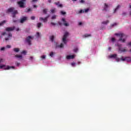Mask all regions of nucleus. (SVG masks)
<instances>
[{
	"instance_id": "1",
	"label": "nucleus",
	"mask_w": 131,
	"mask_h": 131,
	"mask_svg": "<svg viewBox=\"0 0 131 131\" xmlns=\"http://www.w3.org/2000/svg\"><path fill=\"white\" fill-rule=\"evenodd\" d=\"M9 13H11L13 18H16V15L18 14V10H16L14 7H11L6 11L7 14Z\"/></svg>"
},
{
	"instance_id": "2",
	"label": "nucleus",
	"mask_w": 131,
	"mask_h": 131,
	"mask_svg": "<svg viewBox=\"0 0 131 131\" xmlns=\"http://www.w3.org/2000/svg\"><path fill=\"white\" fill-rule=\"evenodd\" d=\"M115 35L119 36L120 38L119 41H121L122 42H125V39H126V37H127V36L124 33H116L115 34Z\"/></svg>"
},
{
	"instance_id": "3",
	"label": "nucleus",
	"mask_w": 131,
	"mask_h": 131,
	"mask_svg": "<svg viewBox=\"0 0 131 131\" xmlns=\"http://www.w3.org/2000/svg\"><path fill=\"white\" fill-rule=\"evenodd\" d=\"M26 0H21L20 1L17 2V4L18 5L19 8H21L24 9L25 8V6L26 5Z\"/></svg>"
},
{
	"instance_id": "4",
	"label": "nucleus",
	"mask_w": 131,
	"mask_h": 131,
	"mask_svg": "<svg viewBox=\"0 0 131 131\" xmlns=\"http://www.w3.org/2000/svg\"><path fill=\"white\" fill-rule=\"evenodd\" d=\"M2 68H4V69H5V70H9V69H11L12 68L14 69V68H15V67L14 66L10 67L9 66H6V65L3 64L0 66V69H2Z\"/></svg>"
},
{
	"instance_id": "5",
	"label": "nucleus",
	"mask_w": 131,
	"mask_h": 131,
	"mask_svg": "<svg viewBox=\"0 0 131 131\" xmlns=\"http://www.w3.org/2000/svg\"><path fill=\"white\" fill-rule=\"evenodd\" d=\"M32 39H33V37L31 36H28L26 38V41L27 42V43H28L29 46H31V40H32Z\"/></svg>"
},
{
	"instance_id": "6",
	"label": "nucleus",
	"mask_w": 131,
	"mask_h": 131,
	"mask_svg": "<svg viewBox=\"0 0 131 131\" xmlns=\"http://www.w3.org/2000/svg\"><path fill=\"white\" fill-rule=\"evenodd\" d=\"M117 46L119 48V51L121 52V53H125L127 51V49H126V47H124V48H122L121 47V45L118 44Z\"/></svg>"
},
{
	"instance_id": "7",
	"label": "nucleus",
	"mask_w": 131,
	"mask_h": 131,
	"mask_svg": "<svg viewBox=\"0 0 131 131\" xmlns=\"http://www.w3.org/2000/svg\"><path fill=\"white\" fill-rule=\"evenodd\" d=\"M69 35V33L66 32L63 35V37L62 38V41L64 43V45H66L67 43V38L68 37V36Z\"/></svg>"
},
{
	"instance_id": "8",
	"label": "nucleus",
	"mask_w": 131,
	"mask_h": 131,
	"mask_svg": "<svg viewBox=\"0 0 131 131\" xmlns=\"http://www.w3.org/2000/svg\"><path fill=\"white\" fill-rule=\"evenodd\" d=\"M25 21H27V17L23 16V17L20 18L19 22L21 23V24H23Z\"/></svg>"
},
{
	"instance_id": "9",
	"label": "nucleus",
	"mask_w": 131,
	"mask_h": 131,
	"mask_svg": "<svg viewBox=\"0 0 131 131\" xmlns=\"http://www.w3.org/2000/svg\"><path fill=\"white\" fill-rule=\"evenodd\" d=\"M15 27H7L6 29V30L8 32H10V31H13L14 30H15Z\"/></svg>"
},
{
	"instance_id": "10",
	"label": "nucleus",
	"mask_w": 131,
	"mask_h": 131,
	"mask_svg": "<svg viewBox=\"0 0 131 131\" xmlns=\"http://www.w3.org/2000/svg\"><path fill=\"white\" fill-rule=\"evenodd\" d=\"M61 21H62V22H63V25L64 26H66V27H67L69 26V24L67 23L66 20L65 19V18H62L61 19Z\"/></svg>"
},
{
	"instance_id": "11",
	"label": "nucleus",
	"mask_w": 131,
	"mask_h": 131,
	"mask_svg": "<svg viewBox=\"0 0 131 131\" xmlns=\"http://www.w3.org/2000/svg\"><path fill=\"white\" fill-rule=\"evenodd\" d=\"M128 59H129L128 57H124L123 58V56L121 57V61H127V62H129L130 60H128Z\"/></svg>"
},
{
	"instance_id": "12",
	"label": "nucleus",
	"mask_w": 131,
	"mask_h": 131,
	"mask_svg": "<svg viewBox=\"0 0 131 131\" xmlns=\"http://www.w3.org/2000/svg\"><path fill=\"white\" fill-rule=\"evenodd\" d=\"M74 57H75V55H68L67 56V60H70V59H74Z\"/></svg>"
},
{
	"instance_id": "13",
	"label": "nucleus",
	"mask_w": 131,
	"mask_h": 131,
	"mask_svg": "<svg viewBox=\"0 0 131 131\" xmlns=\"http://www.w3.org/2000/svg\"><path fill=\"white\" fill-rule=\"evenodd\" d=\"M54 4L57 6L58 8H63V5L60 4V2H55Z\"/></svg>"
},
{
	"instance_id": "14",
	"label": "nucleus",
	"mask_w": 131,
	"mask_h": 131,
	"mask_svg": "<svg viewBox=\"0 0 131 131\" xmlns=\"http://www.w3.org/2000/svg\"><path fill=\"white\" fill-rule=\"evenodd\" d=\"M39 20H40V21H43L44 23H46V22L48 21V20L46 19V17H45L44 18L42 17H39Z\"/></svg>"
},
{
	"instance_id": "15",
	"label": "nucleus",
	"mask_w": 131,
	"mask_h": 131,
	"mask_svg": "<svg viewBox=\"0 0 131 131\" xmlns=\"http://www.w3.org/2000/svg\"><path fill=\"white\" fill-rule=\"evenodd\" d=\"M56 49H57V48H64V45L63 44V43H61L60 45H58L56 46Z\"/></svg>"
},
{
	"instance_id": "16",
	"label": "nucleus",
	"mask_w": 131,
	"mask_h": 131,
	"mask_svg": "<svg viewBox=\"0 0 131 131\" xmlns=\"http://www.w3.org/2000/svg\"><path fill=\"white\" fill-rule=\"evenodd\" d=\"M108 5H107V4L105 3L103 10L107 11V9H108Z\"/></svg>"
},
{
	"instance_id": "17",
	"label": "nucleus",
	"mask_w": 131,
	"mask_h": 131,
	"mask_svg": "<svg viewBox=\"0 0 131 131\" xmlns=\"http://www.w3.org/2000/svg\"><path fill=\"white\" fill-rule=\"evenodd\" d=\"M15 58H18V59H22V58H23L22 55H18V54L15 55Z\"/></svg>"
},
{
	"instance_id": "18",
	"label": "nucleus",
	"mask_w": 131,
	"mask_h": 131,
	"mask_svg": "<svg viewBox=\"0 0 131 131\" xmlns=\"http://www.w3.org/2000/svg\"><path fill=\"white\" fill-rule=\"evenodd\" d=\"M50 40H51V41L52 42H54V39L55 38V37L54 36V35L50 36Z\"/></svg>"
},
{
	"instance_id": "19",
	"label": "nucleus",
	"mask_w": 131,
	"mask_h": 131,
	"mask_svg": "<svg viewBox=\"0 0 131 131\" xmlns=\"http://www.w3.org/2000/svg\"><path fill=\"white\" fill-rule=\"evenodd\" d=\"M13 51L15 53H18L19 52V51H20V49H19V48H14Z\"/></svg>"
},
{
	"instance_id": "20",
	"label": "nucleus",
	"mask_w": 131,
	"mask_h": 131,
	"mask_svg": "<svg viewBox=\"0 0 131 131\" xmlns=\"http://www.w3.org/2000/svg\"><path fill=\"white\" fill-rule=\"evenodd\" d=\"M41 26H43V25L41 23H38L37 24V27H38V28H40V27H41Z\"/></svg>"
},
{
	"instance_id": "21",
	"label": "nucleus",
	"mask_w": 131,
	"mask_h": 131,
	"mask_svg": "<svg viewBox=\"0 0 131 131\" xmlns=\"http://www.w3.org/2000/svg\"><path fill=\"white\" fill-rule=\"evenodd\" d=\"M116 57H117V54H113L110 56V58H116Z\"/></svg>"
},
{
	"instance_id": "22",
	"label": "nucleus",
	"mask_w": 131,
	"mask_h": 131,
	"mask_svg": "<svg viewBox=\"0 0 131 131\" xmlns=\"http://www.w3.org/2000/svg\"><path fill=\"white\" fill-rule=\"evenodd\" d=\"M119 8H120V5H118L114 10V13H116Z\"/></svg>"
},
{
	"instance_id": "23",
	"label": "nucleus",
	"mask_w": 131,
	"mask_h": 131,
	"mask_svg": "<svg viewBox=\"0 0 131 131\" xmlns=\"http://www.w3.org/2000/svg\"><path fill=\"white\" fill-rule=\"evenodd\" d=\"M43 13L45 15L47 14V13H48V9H43Z\"/></svg>"
},
{
	"instance_id": "24",
	"label": "nucleus",
	"mask_w": 131,
	"mask_h": 131,
	"mask_svg": "<svg viewBox=\"0 0 131 131\" xmlns=\"http://www.w3.org/2000/svg\"><path fill=\"white\" fill-rule=\"evenodd\" d=\"M108 23H109V20H106L105 21H103L102 23V24H104L105 25H107V24H108Z\"/></svg>"
},
{
	"instance_id": "25",
	"label": "nucleus",
	"mask_w": 131,
	"mask_h": 131,
	"mask_svg": "<svg viewBox=\"0 0 131 131\" xmlns=\"http://www.w3.org/2000/svg\"><path fill=\"white\" fill-rule=\"evenodd\" d=\"M6 23V20H3L2 22L0 23V26H3Z\"/></svg>"
},
{
	"instance_id": "26",
	"label": "nucleus",
	"mask_w": 131,
	"mask_h": 131,
	"mask_svg": "<svg viewBox=\"0 0 131 131\" xmlns=\"http://www.w3.org/2000/svg\"><path fill=\"white\" fill-rule=\"evenodd\" d=\"M50 11H51V13L54 14V13H55V12H56V9L54 8L53 9H51Z\"/></svg>"
},
{
	"instance_id": "27",
	"label": "nucleus",
	"mask_w": 131,
	"mask_h": 131,
	"mask_svg": "<svg viewBox=\"0 0 131 131\" xmlns=\"http://www.w3.org/2000/svg\"><path fill=\"white\" fill-rule=\"evenodd\" d=\"M117 25V23H114L113 24H112V25H111V27H114V26H116Z\"/></svg>"
},
{
	"instance_id": "28",
	"label": "nucleus",
	"mask_w": 131,
	"mask_h": 131,
	"mask_svg": "<svg viewBox=\"0 0 131 131\" xmlns=\"http://www.w3.org/2000/svg\"><path fill=\"white\" fill-rule=\"evenodd\" d=\"M61 15H66V12H64L63 11H60Z\"/></svg>"
},
{
	"instance_id": "29",
	"label": "nucleus",
	"mask_w": 131,
	"mask_h": 131,
	"mask_svg": "<svg viewBox=\"0 0 131 131\" xmlns=\"http://www.w3.org/2000/svg\"><path fill=\"white\" fill-rule=\"evenodd\" d=\"M73 51H74V53H77V51H78V48H75V49H74Z\"/></svg>"
},
{
	"instance_id": "30",
	"label": "nucleus",
	"mask_w": 131,
	"mask_h": 131,
	"mask_svg": "<svg viewBox=\"0 0 131 131\" xmlns=\"http://www.w3.org/2000/svg\"><path fill=\"white\" fill-rule=\"evenodd\" d=\"M56 18H57V15H53L52 16L51 19L54 20V19H56Z\"/></svg>"
},
{
	"instance_id": "31",
	"label": "nucleus",
	"mask_w": 131,
	"mask_h": 131,
	"mask_svg": "<svg viewBox=\"0 0 131 131\" xmlns=\"http://www.w3.org/2000/svg\"><path fill=\"white\" fill-rule=\"evenodd\" d=\"M84 37H89V36H91V34H85L84 35Z\"/></svg>"
},
{
	"instance_id": "32",
	"label": "nucleus",
	"mask_w": 131,
	"mask_h": 131,
	"mask_svg": "<svg viewBox=\"0 0 131 131\" xmlns=\"http://www.w3.org/2000/svg\"><path fill=\"white\" fill-rule=\"evenodd\" d=\"M27 11H26L27 13L32 11L31 8H29V9H28V8H27Z\"/></svg>"
},
{
	"instance_id": "33",
	"label": "nucleus",
	"mask_w": 131,
	"mask_h": 131,
	"mask_svg": "<svg viewBox=\"0 0 131 131\" xmlns=\"http://www.w3.org/2000/svg\"><path fill=\"white\" fill-rule=\"evenodd\" d=\"M8 37H12V36H13V35L12 34V33H9L8 35Z\"/></svg>"
},
{
	"instance_id": "34",
	"label": "nucleus",
	"mask_w": 131,
	"mask_h": 131,
	"mask_svg": "<svg viewBox=\"0 0 131 131\" xmlns=\"http://www.w3.org/2000/svg\"><path fill=\"white\" fill-rule=\"evenodd\" d=\"M27 53V52L25 50H24L21 52V54H23L24 55H25Z\"/></svg>"
},
{
	"instance_id": "35",
	"label": "nucleus",
	"mask_w": 131,
	"mask_h": 131,
	"mask_svg": "<svg viewBox=\"0 0 131 131\" xmlns=\"http://www.w3.org/2000/svg\"><path fill=\"white\" fill-rule=\"evenodd\" d=\"M90 11V9L88 8L84 10V13H88Z\"/></svg>"
},
{
	"instance_id": "36",
	"label": "nucleus",
	"mask_w": 131,
	"mask_h": 131,
	"mask_svg": "<svg viewBox=\"0 0 131 131\" xmlns=\"http://www.w3.org/2000/svg\"><path fill=\"white\" fill-rule=\"evenodd\" d=\"M71 65L73 67H75V62H72Z\"/></svg>"
},
{
	"instance_id": "37",
	"label": "nucleus",
	"mask_w": 131,
	"mask_h": 131,
	"mask_svg": "<svg viewBox=\"0 0 131 131\" xmlns=\"http://www.w3.org/2000/svg\"><path fill=\"white\" fill-rule=\"evenodd\" d=\"M50 56L51 57H53V56H54V52H52L50 53Z\"/></svg>"
},
{
	"instance_id": "38",
	"label": "nucleus",
	"mask_w": 131,
	"mask_h": 131,
	"mask_svg": "<svg viewBox=\"0 0 131 131\" xmlns=\"http://www.w3.org/2000/svg\"><path fill=\"white\" fill-rule=\"evenodd\" d=\"M15 64L16 66H20V62H16Z\"/></svg>"
},
{
	"instance_id": "39",
	"label": "nucleus",
	"mask_w": 131,
	"mask_h": 131,
	"mask_svg": "<svg viewBox=\"0 0 131 131\" xmlns=\"http://www.w3.org/2000/svg\"><path fill=\"white\" fill-rule=\"evenodd\" d=\"M51 25H53V26H55L56 25V23H53V22L51 23Z\"/></svg>"
},
{
	"instance_id": "40",
	"label": "nucleus",
	"mask_w": 131,
	"mask_h": 131,
	"mask_svg": "<svg viewBox=\"0 0 131 131\" xmlns=\"http://www.w3.org/2000/svg\"><path fill=\"white\" fill-rule=\"evenodd\" d=\"M41 59H46V55H42L41 56Z\"/></svg>"
},
{
	"instance_id": "41",
	"label": "nucleus",
	"mask_w": 131,
	"mask_h": 131,
	"mask_svg": "<svg viewBox=\"0 0 131 131\" xmlns=\"http://www.w3.org/2000/svg\"><path fill=\"white\" fill-rule=\"evenodd\" d=\"M5 34H7V32H3L2 33V35H5Z\"/></svg>"
},
{
	"instance_id": "42",
	"label": "nucleus",
	"mask_w": 131,
	"mask_h": 131,
	"mask_svg": "<svg viewBox=\"0 0 131 131\" xmlns=\"http://www.w3.org/2000/svg\"><path fill=\"white\" fill-rule=\"evenodd\" d=\"M49 17H50V15H48L47 16H46V17H45V19H46V20H47V21H48V19L49 18Z\"/></svg>"
},
{
	"instance_id": "43",
	"label": "nucleus",
	"mask_w": 131,
	"mask_h": 131,
	"mask_svg": "<svg viewBox=\"0 0 131 131\" xmlns=\"http://www.w3.org/2000/svg\"><path fill=\"white\" fill-rule=\"evenodd\" d=\"M116 60L117 62H119L120 61V58H116Z\"/></svg>"
},
{
	"instance_id": "44",
	"label": "nucleus",
	"mask_w": 131,
	"mask_h": 131,
	"mask_svg": "<svg viewBox=\"0 0 131 131\" xmlns=\"http://www.w3.org/2000/svg\"><path fill=\"white\" fill-rule=\"evenodd\" d=\"M5 49L6 48L5 47H2V48H1V51H5Z\"/></svg>"
},
{
	"instance_id": "45",
	"label": "nucleus",
	"mask_w": 131,
	"mask_h": 131,
	"mask_svg": "<svg viewBox=\"0 0 131 131\" xmlns=\"http://www.w3.org/2000/svg\"><path fill=\"white\" fill-rule=\"evenodd\" d=\"M82 12H83V13H84V11H83L82 10H80L79 11V13L80 14H81V13H82Z\"/></svg>"
},
{
	"instance_id": "46",
	"label": "nucleus",
	"mask_w": 131,
	"mask_h": 131,
	"mask_svg": "<svg viewBox=\"0 0 131 131\" xmlns=\"http://www.w3.org/2000/svg\"><path fill=\"white\" fill-rule=\"evenodd\" d=\"M31 20H34L35 19V16H32V17H31Z\"/></svg>"
},
{
	"instance_id": "47",
	"label": "nucleus",
	"mask_w": 131,
	"mask_h": 131,
	"mask_svg": "<svg viewBox=\"0 0 131 131\" xmlns=\"http://www.w3.org/2000/svg\"><path fill=\"white\" fill-rule=\"evenodd\" d=\"M6 48H7V49H10V48H11V45H7V46H6Z\"/></svg>"
},
{
	"instance_id": "48",
	"label": "nucleus",
	"mask_w": 131,
	"mask_h": 131,
	"mask_svg": "<svg viewBox=\"0 0 131 131\" xmlns=\"http://www.w3.org/2000/svg\"><path fill=\"white\" fill-rule=\"evenodd\" d=\"M112 41H113V42L115 41V38H112Z\"/></svg>"
},
{
	"instance_id": "49",
	"label": "nucleus",
	"mask_w": 131,
	"mask_h": 131,
	"mask_svg": "<svg viewBox=\"0 0 131 131\" xmlns=\"http://www.w3.org/2000/svg\"><path fill=\"white\" fill-rule=\"evenodd\" d=\"M38 0H32V3H36Z\"/></svg>"
},
{
	"instance_id": "50",
	"label": "nucleus",
	"mask_w": 131,
	"mask_h": 131,
	"mask_svg": "<svg viewBox=\"0 0 131 131\" xmlns=\"http://www.w3.org/2000/svg\"><path fill=\"white\" fill-rule=\"evenodd\" d=\"M80 3L83 4V3H84V1L83 0H80Z\"/></svg>"
},
{
	"instance_id": "51",
	"label": "nucleus",
	"mask_w": 131,
	"mask_h": 131,
	"mask_svg": "<svg viewBox=\"0 0 131 131\" xmlns=\"http://www.w3.org/2000/svg\"><path fill=\"white\" fill-rule=\"evenodd\" d=\"M37 37H39L40 34L38 32L37 33Z\"/></svg>"
},
{
	"instance_id": "52",
	"label": "nucleus",
	"mask_w": 131,
	"mask_h": 131,
	"mask_svg": "<svg viewBox=\"0 0 131 131\" xmlns=\"http://www.w3.org/2000/svg\"><path fill=\"white\" fill-rule=\"evenodd\" d=\"M19 30H20V29H19V28H17L16 29V31H19Z\"/></svg>"
},
{
	"instance_id": "53",
	"label": "nucleus",
	"mask_w": 131,
	"mask_h": 131,
	"mask_svg": "<svg viewBox=\"0 0 131 131\" xmlns=\"http://www.w3.org/2000/svg\"><path fill=\"white\" fill-rule=\"evenodd\" d=\"M127 46H130L131 47V42L128 43Z\"/></svg>"
},
{
	"instance_id": "54",
	"label": "nucleus",
	"mask_w": 131,
	"mask_h": 131,
	"mask_svg": "<svg viewBox=\"0 0 131 131\" xmlns=\"http://www.w3.org/2000/svg\"><path fill=\"white\" fill-rule=\"evenodd\" d=\"M58 24H59V25H62V23H61L60 21H58Z\"/></svg>"
},
{
	"instance_id": "55",
	"label": "nucleus",
	"mask_w": 131,
	"mask_h": 131,
	"mask_svg": "<svg viewBox=\"0 0 131 131\" xmlns=\"http://www.w3.org/2000/svg\"><path fill=\"white\" fill-rule=\"evenodd\" d=\"M79 25H82V23L81 22L79 23Z\"/></svg>"
},
{
	"instance_id": "56",
	"label": "nucleus",
	"mask_w": 131,
	"mask_h": 131,
	"mask_svg": "<svg viewBox=\"0 0 131 131\" xmlns=\"http://www.w3.org/2000/svg\"><path fill=\"white\" fill-rule=\"evenodd\" d=\"M33 8H37V6H36V5H33Z\"/></svg>"
},
{
	"instance_id": "57",
	"label": "nucleus",
	"mask_w": 131,
	"mask_h": 131,
	"mask_svg": "<svg viewBox=\"0 0 131 131\" xmlns=\"http://www.w3.org/2000/svg\"><path fill=\"white\" fill-rule=\"evenodd\" d=\"M30 60H32V59H33V57L31 56V57H30Z\"/></svg>"
},
{
	"instance_id": "58",
	"label": "nucleus",
	"mask_w": 131,
	"mask_h": 131,
	"mask_svg": "<svg viewBox=\"0 0 131 131\" xmlns=\"http://www.w3.org/2000/svg\"><path fill=\"white\" fill-rule=\"evenodd\" d=\"M13 21L14 23H16V22H17V20H13Z\"/></svg>"
},
{
	"instance_id": "59",
	"label": "nucleus",
	"mask_w": 131,
	"mask_h": 131,
	"mask_svg": "<svg viewBox=\"0 0 131 131\" xmlns=\"http://www.w3.org/2000/svg\"><path fill=\"white\" fill-rule=\"evenodd\" d=\"M9 39H10L9 38H5V40H9Z\"/></svg>"
},
{
	"instance_id": "60",
	"label": "nucleus",
	"mask_w": 131,
	"mask_h": 131,
	"mask_svg": "<svg viewBox=\"0 0 131 131\" xmlns=\"http://www.w3.org/2000/svg\"><path fill=\"white\" fill-rule=\"evenodd\" d=\"M81 62L80 61L78 62V65H79V64H81Z\"/></svg>"
},
{
	"instance_id": "61",
	"label": "nucleus",
	"mask_w": 131,
	"mask_h": 131,
	"mask_svg": "<svg viewBox=\"0 0 131 131\" xmlns=\"http://www.w3.org/2000/svg\"><path fill=\"white\" fill-rule=\"evenodd\" d=\"M108 51H111V47L108 48Z\"/></svg>"
},
{
	"instance_id": "62",
	"label": "nucleus",
	"mask_w": 131,
	"mask_h": 131,
	"mask_svg": "<svg viewBox=\"0 0 131 131\" xmlns=\"http://www.w3.org/2000/svg\"><path fill=\"white\" fill-rule=\"evenodd\" d=\"M128 61H129V62H131V58H128Z\"/></svg>"
},
{
	"instance_id": "63",
	"label": "nucleus",
	"mask_w": 131,
	"mask_h": 131,
	"mask_svg": "<svg viewBox=\"0 0 131 131\" xmlns=\"http://www.w3.org/2000/svg\"><path fill=\"white\" fill-rule=\"evenodd\" d=\"M51 2H52V1H51V0H48V3H51Z\"/></svg>"
},
{
	"instance_id": "64",
	"label": "nucleus",
	"mask_w": 131,
	"mask_h": 131,
	"mask_svg": "<svg viewBox=\"0 0 131 131\" xmlns=\"http://www.w3.org/2000/svg\"><path fill=\"white\" fill-rule=\"evenodd\" d=\"M2 61H3V59H1L0 60V63H1Z\"/></svg>"
}]
</instances>
